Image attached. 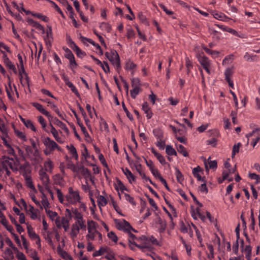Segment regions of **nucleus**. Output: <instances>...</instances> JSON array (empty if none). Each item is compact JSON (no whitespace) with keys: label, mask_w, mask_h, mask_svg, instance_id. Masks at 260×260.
<instances>
[{"label":"nucleus","mask_w":260,"mask_h":260,"mask_svg":"<svg viewBox=\"0 0 260 260\" xmlns=\"http://www.w3.org/2000/svg\"><path fill=\"white\" fill-rule=\"evenodd\" d=\"M69 192L70 195L67 196L66 198L70 203L75 204L77 202H80L81 198L78 191H74L73 188L70 187L69 188Z\"/></svg>","instance_id":"f257e3e1"},{"label":"nucleus","mask_w":260,"mask_h":260,"mask_svg":"<svg viewBox=\"0 0 260 260\" xmlns=\"http://www.w3.org/2000/svg\"><path fill=\"white\" fill-rule=\"evenodd\" d=\"M73 213L75 215V218L77 220L74 224H77L80 227L81 229L85 230L86 228L85 224V220L83 219L82 214L78 211L77 209H75L73 211Z\"/></svg>","instance_id":"f03ea898"},{"label":"nucleus","mask_w":260,"mask_h":260,"mask_svg":"<svg viewBox=\"0 0 260 260\" xmlns=\"http://www.w3.org/2000/svg\"><path fill=\"white\" fill-rule=\"evenodd\" d=\"M39 174L40 176V179L42 181L43 185L46 188L47 187H49L50 183L49 176L43 169L40 170L39 171Z\"/></svg>","instance_id":"7ed1b4c3"},{"label":"nucleus","mask_w":260,"mask_h":260,"mask_svg":"<svg viewBox=\"0 0 260 260\" xmlns=\"http://www.w3.org/2000/svg\"><path fill=\"white\" fill-rule=\"evenodd\" d=\"M42 141L45 147L50 149V150L54 151L56 148L58 147V144L49 137L44 138Z\"/></svg>","instance_id":"20e7f679"},{"label":"nucleus","mask_w":260,"mask_h":260,"mask_svg":"<svg viewBox=\"0 0 260 260\" xmlns=\"http://www.w3.org/2000/svg\"><path fill=\"white\" fill-rule=\"evenodd\" d=\"M3 54V60L5 64L8 68L9 69L12 70L14 74H17V71L15 68V66L13 64L11 61L9 59L5 52L2 51Z\"/></svg>","instance_id":"39448f33"},{"label":"nucleus","mask_w":260,"mask_h":260,"mask_svg":"<svg viewBox=\"0 0 260 260\" xmlns=\"http://www.w3.org/2000/svg\"><path fill=\"white\" fill-rule=\"evenodd\" d=\"M32 105L42 114L47 116L49 120L53 119V117L51 116V114L43 107L42 105L38 103H32Z\"/></svg>","instance_id":"423d86ee"},{"label":"nucleus","mask_w":260,"mask_h":260,"mask_svg":"<svg viewBox=\"0 0 260 260\" xmlns=\"http://www.w3.org/2000/svg\"><path fill=\"white\" fill-rule=\"evenodd\" d=\"M28 23L39 30H41L42 34L45 33L44 27L38 22L35 21L32 19L28 18L27 19Z\"/></svg>","instance_id":"0eeeda50"},{"label":"nucleus","mask_w":260,"mask_h":260,"mask_svg":"<svg viewBox=\"0 0 260 260\" xmlns=\"http://www.w3.org/2000/svg\"><path fill=\"white\" fill-rule=\"evenodd\" d=\"M50 121H53L55 124L58 125L59 127H60L62 129H63L66 133L69 134V130L67 127V125L63 123L62 121H60L57 118L54 117L52 120H50Z\"/></svg>","instance_id":"6e6552de"},{"label":"nucleus","mask_w":260,"mask_h":260,"mask_svg":"<svg viewBox=\"0 0 260 260\" xmlns=\"http://www.w3.org/2000/svg\"><path fill=\"white\" fill-rule=\"evenodd\" d=\"M142 109L146 114V117L148 119H150L152 117L153 113L151 108L149 107L147 102H144L142 106Z\"/></svg>","instance_id":"1a4fd4ad"},{"label":"nucleus","mask_w":260,"mask_h":260,"mask_svg":"<svg viewBox=\"0 0 260 260\" xmlns=\"http://www.w3.org/2000/svg\"><path fill=\"white\" fill-rule=\"evenodd\" d=\"M198 59L203 68L210 67L211 65L210 60L206 56H200L198 57Z\"/></svg>","instance_id":"9d476101"},{"label":"nucleus","mask_w":260,"mask_h":260,"mask_svg":"<svg viewBox=\"0 0 260 260\" xmlns=\"http://www.w3.org/2000/svg\"><path fill=\"white\" fill-rule=\"evenodd\" d=\"M202 171L200 166H198L194 168H193L192 170V174L193 176L196 177L198 181H203L204 182H206L205 177H202L201 176L199 173L200 172Z\"/></svg>","instance_id":"9b49d317"},{"label":"nucleus","mask_w":260,"mask_h":260,"mask_svg":"<svg viewBox=\"0 0 260 260\" xmlns=\"http://www.w3.org/2000/svg\"><path fill=\"white\" fill-rule=\"evenodd\" d=\"M151 151L162 165H165L167 164V162L166 161V159L161 154L158 153L153 147L151 148Z\"/></svg>","instance_id":"f8f14e48"},{"label":"nucleus","mask_w":260,"mask_h":260,"mask_svg":"<svg viewBox=\"0 0 260 260\" xmlns=\"http://www.w3.org/2000/svg\"><path fill=\"white\" fill-rule=\"evenodd\" d=\"M22 176L25 178L27 187L33 190L35 192H36L37 191L33 184L31 177L28 176L27 174H26V173H22Z\"/></svg>","instance_id":"ddd939ff"},{"label":"nucleus","mask_w":260,"mask_h":260,"mask_svg":"<svg viewBox=\"0 0 260 260\" xmlns=\"http://www.w3.org/2000/svg\"><path fill=\"white\" fill-rule=\"evenodd\" d=\"M122 170L124 175L126 176L129 183H132L133 181L136 180L135 176L132 173L128 168H122Z\"/></svg>","instance_id":"4468645a"},{"label":"nucleus","mask_w":260,"mask_h":260,"mask_svg":"<svg viewBox=\"0 0 260 260\" xmlns=\"http://www.w3.org/2000/svg\"><path fill=\"white\" fill-rule=\"evenodd\" d=\"M78 172L80 171L85 179H87L91 177V173L89 170L85 168L83 166L78 167Z\"/></svg>","instance_id":"2eb2a0df"},{"label":"nucleus","mask_w":260,"mask_h":260,"mask_svg":"<svg viewBox=\"0 0 260 260\" xmlns=\"http://www.w3.org/2000/svg\"><path fill=\"white\" fill-rule=\"evenodd\" d=\"M157 223L159 225L158 232L160 233H164L166 229L167 223L165 221H164L159 216L157 218Z\"/></svg>","instance_id":"dca6fc26"},{"label":"nucleus","mask_w":260,"mask_h":260,"mask_svg":"<svg viewBox=\"0 0 260 260\" xmlns=\"http://www.w3.org/2000/svg\"><path fill=\"white\" fill-rule=\"evenodd\" d=\"M80 229H81L80 227L78 226L77 224H73L72 226L71 232L70 235L72 238H76L79 232Z\"/></svg>","instance_id":"f3484780"},{"label":"nucleus","mask_w":260,"mask_h":260,"mask_svg":"<svg viewBox=\"0 0 260 260\" xmlns=\"http://www.w3.org/2000/svg\"><path fill=\"white\" fill-rule=\"evenodd\" d=\"M212 15L216 19L221 21H225L226 20V19H229V18L226 17L224 14L222 13H218L216 11L213 12Z\"/></svg>","instance_id":"a211bd4d"},{"label":"nucleus","mask_w":260,"mask_h":260,"mask_svg":"<svg viewBox=\"0 0 260 260\" xmlns=\"http://www.w3.org/2000/svg\"><path fill=\"white\" fill-rule=\"evenodd\" d=\"M175 169V176L176 177L177 181L178 183L182 184V182L184 181V176L181 172V171L178 169V168L176 167Z\"/></svg>","instance_id":"6ab92c4d"},{"label":"nucleus","mask_w":260,"mask_h":260,"mask_svg":"<svg viewBox=\"0 0 260 260\" xmlns=\"http://www.w3.org/2000/svg\"><path fill=\"white\" fill-rule=\"evenodd\" d=\"M153 134L157 140H162L164 138V133L159 128H154L153 130Z\"/></svg>","instance_id":"aec40b11"},{"label":"nucleus","mask_w":260,"mask_h":260,"mask_svg":"<svg viewBox=\"0 0 260 260\" xmlns=\"http://www.w3.org/2000/svg\"><path fill=\"white\" fill-rule=\"evenodd\" d=\"M98 226V223L93 220H87V229L88 233H91V231L96 229Z\"/></svg>","instance_id":"412c9836"},{"label":"nucleus","mask_w":260,"mask_h":260,"mask_svg":"<svg viewBox=\"0 0 260 260\" xmlns=\"http://www.w3.org/2000/svg\"><path fill=\"white\" fill-rule=\"evenodd\" d=\"M80 39L82 43L84 44H85V42L86 41L92 44L94 47H95L96 49H100V46L99 45V44L95 43L92 40L90 39L81 36L80 37Z\"/></svg>","instance_id":"4be33fe9"},{"label":"nucleus","mask_w":260,"mask_h":260,"mask_svg":"<svg viewBox=\"0 0 260 260\" xmlns=\"http://www.w3.org/2000/svg\"><path fill=\"white\" fill-rule=\"evenodd\" d=\"M129 246L131 250H134L135 249L131 245H134L136 247L139 248L141 249L143 251H144V249L146 248H149V247L147 246H142L141 245L137 244L135 242H132L131 239H128Z\"/></svg>","instance_id":"5701e85b"},{"label":"nucleus","mask_w":260,"mask_h":260,"mask_svg":"<svg viewBox=\"0 0 260 260\" xmlns=\"http://www.w3.org/2000/svg\"><path fill=\"white\" fill-rule=\"evenodd\" d=\"M44 40L47 47H51L52 43L53 41V34L50 35L46 34V36L44 37Z\"/></svg>","instance_id":"b1692460"},{"label":"nucleus","mask_w":260,"mask_h":260,"mask_svg":"<svg viewBox=\"0 0 260 260\" xmlns=\"http://www.w3.org/2000/svg\"><path fill=\"white\" fill-rule=\"evenodd\" d=\"M75 51L78 57L83 58L86 54L84 51H83L77 45L72 49Z\"/></svg>","instance_id":"393cba45"},{"label":"nucleus","mask_w":260,"mask_h":260,"mask_svg":"<svg viewBox=\"0 0 260 260\" xmlns=\"http://www.w3.org/2000/svg\"><path fill=\"white\" fill-rule=\"evenodd\" d=\"M166 152L168 155H177V152L171 145H167L166 147Z\"/></svg>","instance_id":"a878e982"},{"label":"nucleus","mask_w":260,"mask_h":260,"mask_svg":"<svg viewBox=\"0 0 260 260\" xmlns=\"http://www.w3.org/2000/svg\"><path fill=\"white\" fill-rule=\"evenodd\" d=\"M232 74L233 72L232 69L228 68L225 70L224 72L225 80L228 83H230L232 81L230 78V77Z\"/></svg>","instance_id":"bb28decb"},{"label":"nucleus","mask_w":260,"mask_h":260,"mask_svg":"<svg viewBox=\"0 0 260 260\" xmlns=\"http://www.w3.org/2000/svg\"><path fill=\"white\" fill-rule=\"evenodd\" d=\"M210 34L212 35V38L217 41H219L220 39V33L213 29L211 28H209Z\"/></svg>","instance_id":"cd10ccee"},{"label":"nucleus","mask_w":260,"mask_h":260,"mask_svg":"<svg viewBox=\"0 0 260 260\" xmlns=\"http://www.w3.org/2000/svg\"><path fill=\"white\" fill-rule=\"evenodd\" d=\"M177 151L184 157L188 156V153L187 152L186 148L182 145H179L178 146Z\"/></svg>","instance_id":"c85d7f7f"},{"label":"nucleus","mask_w":260,"mask_h":260,"mask_svg":"<svg viewBox=\"0 0 260 260\" xmlns=\"http://www.w3.org/2000/svg\"><path fill=\"white\" fill-rule=\"evenodd\" d=\"M98 205L99 207L101 206H105L107 204V200L103 196H100L98 200Z\"/></svg>","instance_id":"c756f323"},{"label":"nucleus","mask_w":260,"mask_h":260,"mask_svg":"<svg viewBox=\"0 0 260 260\" xmlns=\"http://www.w3.org/2000/svg\"><path fill=\"white\" fill-rule=\"evenodd\" d=\"M77 123L79 126L80 127L81 131L84 134V136L86 138H89L91 140V137H90L88 132L87 131L86 127L83 125L82 123L80 122V121H77Z\"/></svg>","instance_id":"7c9ffc66"},{"label":"nucleus","mask_w":260,"mask_h":260,"mask_svg":"<svg viewBox=\"0 0 260 260\" xmlns=\"http://www.w3.org/2000/svg\"><path fill=\"white\" fill-rule=\"evenodd\" d=\"M136 67L137 65L135 63L129 60L125 63L124 68L126 70H132L136 68Z\"/></svg>","instance_id":"2f4dec72"},{"label":"nucleus","mask_w":260,"mask_h":260,"mask_svg":"<svg viewBox=\"0 0 260 260\" xmlns=\"http://www.w3.org/2000/svg\"><path fill=\"white\" fill-rule=\"evenodd\" d=\"M138 17L143 23L145 24L146 25H149V23L147 20L146 17L143 14L142 12H140L138 13Z\"/></svg>","instance_id":"473e14b6"},{"label":"nucleus","mask_w":260,"mask_h":260,"mask_svg":"<svg viewBox=\"0 0 260 260\" xmlns=\"http://www.w3.org/2000/svg\"><path fill=\"white\" fill-rule=\"evenodd\" d=\"M203 49L207 54L213 56H218L219 54V52L218 51L211 50L206 47H203Z\"/></svg>","instance_id":"72a5a7b5"},{"label":"nucleus","mask_w":260,"mask_h":260,"mask_svg":"<svg viewBox=\"0 0 260 260\" xmlns=\"http://www.w3.org/2000/svg\"><path fill=\"white\" fill-rule=\"evenodd\" d=\"M44 167L46 171L51 172L53 168V162L50 159H49L47 161L44 162Z\"/></svg>","instance_id":"f704fd0d"},{"label":"nucleus","mask_w":260,"mask_h":260,"mask_svg":"<svg viewBox=\"0 0 260 260\" xmlns=\"http://www.w3.org/2000/svg\"><path fill=\"white\" fill-rule=\"evenodd\" d=\"M48 2L53 5L56 11L61 15L62 18H65V16L61 10L54 2L51 0H48Z\"/></svg>","instance_id":"c9c22d12"},{"label":"nucleus","mask_w":260,"mask_h":260,"mask_svg":"<svg viewBox=\"0 0 260 260\" xmlns=\"http://www.w3.org/2000/svg\"><path fill=\"white\" fill-rule=\"evenodd\" d=\"M29 167V163L28 161H25L24 164L21 165L19 167V169L20 171L23 172V173H26L27 174L28 171V168Z\"/></svg>","instance_id":"e433bc0d"},{"label":"nucleus","mask_w":260,"mask_h":260,"mask_svg":"<svg viewBox=\"0 0 260 260\" xmlns=\"http://www.w3.org/2000/svg\"><path fill=\"white\" fill-rule=\"evenodd\" d=\"M122 107L123 110L126 113V116L129 118V119L131 121H133L134 120L133 115L132 114H131V113L127 110V108L126 107V106L125 105L124 102H122Z\"/></svg>","instance_id":"4c0bfd02"},{"label":"nucleus","mask_w":260,"mask_h":260,"mask_svg":"<svg viewBox=\"0 0 260 260\" xmlns=\"http://www.w3.org/2000/svg\"><path fill=\"white\" fill-rule=\"evenodd\" d=\"M111 62L113 66H114L116 67L117 71L119 72V70L121 69L120 57H119L118 62L117 60V57H115L114 58L113 61Z\"/></svg>","instance_id":"58836bf2"},{"label":"nucleus","mask_w":260,"mask_h":260,"mask_svg":"<svg viewBox=\"0 0 260 260\" xmlns=\"http://www.w3.org/2000/svg\"><path fill=\"white\" fill-rule=\"evenodd\" d=\"M132 86L133 87L140 88V80L138 78H134L131 80Z\"/></svg>","instance_id":"ea45409f"},{"label":"nucleus","mask_w":260,"mask_h":260,"mask_svg":"<svg viewBox=\"0 0 260 260\" xmlns=\"http://www.w3.org/2000/svg\"><path fill=\"white\" fill-rule=\"evenodd\" d=\"M107 251V248L105 247H101L99 250L96 251L93 253V256L96 257L103 255Z\"/></svg>","instance_id":"a19ab883"},{"label":"nucleus","mask_w":260,"mask_h":260,"mask_svg":"<svg viewBox=\"0 0 260 260\" xmlns=\"http://www.w3.org/2000/svg\"><path fill=\"white\" fill-rule=\"evenodd\" d=\"M99 159L100 160L102 164L103 165V166L106 168L108 172L110 173L111 171L108 167V165L104 158V155L102 154H100V155H99Z\"/></svg>","instance_id":"79ce46f5"},{"label":"nucleus","mask_w":260,"mask_h":260,"mask_svg":"<svg viewBox=\"0 0 260 260\" xmlns=\"http://www.w3.org/2000/svg\"><path fill=\"white\" fill-rule=\"evenodd\" d=\"M69 220L66 219L64 217H63L61 219V224L65 231H67L69 228Z\"/></svg>","instance_id":"37998d69"},{"label":"nucleus","mask_w":260,"mask_h":260,"mask_svg":"<svg viewBox=\"0 0 260 260\" xmlns=\"http://www.w3.org/2000/svg\"><path fill=\"white\" fill-rule=\"evenodd\" d=\"M32 16L36 17L45 22H47L49 21L48 18L47 16L43 15L41 13H35V14H32Z\"/></svg>","instance_id":"c03bdc74"},{"label":"nucleus","mask_w":260,"mask_h":260,"mask_svg":"<svg viewBox=\"0 0 260 260\" xmlns=\"http://www.w3.org/2000/svg\"><path fill=\"white\" fill-rule=\"evenodd\" d=\"M140 90V88L133 87V89L130 91L131 97L135 99L136 96L139 93Z\"/></svg>","instance_id":"a18cd8bd"},{"label":"nucleus","mask_w":260,"mask_h":260,"mask_svg":"<svg viewBox=\"0 0 260 260\" xmlns=\"http://www.w3.org/2000/svg\"><path fill=\"white\" fill-rule=\"evenodd\" d=\"M241 144L240 143H237L236 145H234L233 147L232 153V157L233 158L237 153H238L239 151L240 147L241 146Z\"/></svg>","instance_id":"49530a36"},{"label":"nucleus","mask_w":260,"mask_h":260,"mask_svg":"<svg viewBox=\"0 0 260 260\" xmlns=\"http://www.w3.org/2000/svg\"><path fill=\"white\" fill-rule=\"evenodd\" d=\"M185 65L187 68V74L188 75L190 72L191 68L193 67L192 62L189 59L188 57L186 58Z\"/></svg>","instance_id":"de8ad7c7"},{"label":"nucleus","mask_w":260,"mask_h":260,"mask_svg":"<svg viewBox=\"0 0 260 260\" xmlns=\"http://www.w3.org/2000/svg\"><path fill=\"white\" fill-rule=\"evenodd\" d=\"M256 57V55H250L249 53H248V52H246L244 56V58L245 59V60L246 61H253L255 60V58Z\"/></svg>","instance_id":"09e8293b"},{"label":"nucleus","mask_w":260,"mask_h":260,"mask_svg":"<svg viewBox=\"0 0 260 260\" xmlns=\"http://www.w3.org/2000/svg\"><path fill=\"white\" fill-rule=\"evenodd\" d=\"M8 154H10V155H13L14 157H15V159L17 161V162H15V165H17V163H18V164H19V159L16 155V154H15V151H14V149L11 147V146H10V147H8Z\"/></svg>","instance_id":"8fccbe9b"},{"label":"nucleus","mask_w":260,"mask_h":260,"mask_svg":"<svg viewBox=\"0 0 260 260\" xmlns=\"http://www.w3.org/2000/svg\"><path fill=\"white\" fill-rule=\"evenodd\" d=\"M124 196H125V200L127 202H128L129 203H131V204H132L134 206H136V203L134 201V198L133 197H132L129 194L125 193H124Z\"/></svg>","instance_id":"3c124183"},{"label":"nucleus","mask_w":260,"mask_h":260,"mask_svg":"<svg viewBox=\"0 0 260 260\" xmlns=\"http://www.w3.org/2000/svg\"><path fill=\"white\" fill-rule=\"evenodd\" d=\"M25 126L28 128L31 129L34 132H36L37 129L34 126V124L30 120H26V123L25 124Z\"/></svg>","instance_id":"603ef678"},{"label":"nucleus","mask_w":260,"mask_h":260,"mask_svg":"<svg viewBox=\"0 0 260 260\" xmlns=\"http://www.w3.org/2000/svg\"><path fill=\"white\" fill-rule=\"evenodd\" d=\"M108 237L109 239L112 240L114 242H117L118 240V237L115 233L112 231L108 233Z\"/></svg>","instance_id":"864d4df0"},{"label":"nucleus","mask_w":260,"mask_h":260,"mask_svg":"<svg viewBox=\"0 0 260 260\" xmlns=\"http://www.w3.org/2000/svg\"><path fill=\"white\" fill-rule=\"evenodd\" d=\"M5 241H6V243H7V244L8 245H9L10 247H11L14 250V251H18L17 248L14 246L13 242H12V241L11 240V239L9 238H8V237L6 238Z\"/></svg>","instance_id":"5fc2aeb1"},{"label":"nucleus","mask_w":260,"mask_h":260,"mask_svg":"<svg viewBox=\"0 0 260 260\" xmlns=\"http://www.w3.org/2000/svg\"><path fill=\"white\" fill-rule=\"evenodd\" d=\"M46 212L47 214L49 216L51 220H53L54 218L57 216V213L56 212H53L51 210L46 209Z\"/></svg>","instance_id":"6e6d98bb"},{"label":"nucleus","mask_w":260,"mask_h":260,"mask_svg":"<svg viewBox=\"0 0 260 260\" xmlns=\"http://www.w3.org/2000/svg\"><path fill=\"white\" fill-rule=\"evenodd\" d=\"M0 131L6 137H8V130L4 123H2V124H0Z\"/></svg>","instance_id":"4d7b16f0"},{"label":"nucleus","mask_w":260,"mask_h":260,"mask_svg":"<svg viewBox=\"0 0 260 260\" xmlns=\"http://www.w3.org/2000/svg\"><path fill=\"white\" fill-rule=\"evenodd\" d=\"M54 182L56 184H60V181L62 180V177L60 174H56L53 177Z\"/></svg>","instance_id":"13d9d810"},{"label":"nucleus","mask_w":260,"mask_h":260,"mask_svg":"<svg viewBox=\"0 0 260 260\" xmlns=\"http://www.w3.org/2000/svg\"><path fill=\"white\" fill-rule=\"evenodd\" d=\"M15 133L18 138L22 139L24 141H26V136L22 132L18 130H15Z\"/></svg>","instance_id":"bf43d9fd"},{"label":"nucleus","mask_w":260,"mask_h":260,"mask_svg":"<svg viewBox=\"0 0 260 260\" xmlns=\"http://www.w3.org/2000/svg\"><path fill=\"white\" fill-rule=\"evenodd\" d=\"M29 196L31 198L32 201L35 203V204L39 206L41 209H43L42 206L41 205L40 202L36 199L35 194L33 193H29Z\"/></svg>","instance_id":"052dcab7"},{"label":"nucleus","mask_w":260,"mask_h":260,"mask_svg":"<svg viewBox=\"0 0 260 260\" xmlns=\"http://www.w3.org/2000/svg\"><path fill=\"white\" fill-rule=\"evenodd\" d=\"M159 6L160 7V8H161L164 11H165L166 12V13L169 15H172L173 14V12L171 11V10H169L163 4H159Z\"/></svg>","instance_id":"680f3d73"},{"label":"nucleus","mask_w":260,"mask_h":260,"mask_svg":"<svg viewBox=\"0 0 260 260\" xmlns=\"http://www.w3.org/2000/svg\"><path fill=\"white\" fill-rule=\"evenodd\" d=\"M67 39L69 46L72 49L74 48L75 46H77L76 43L72 40V39L69 36H67Z\"/></svg>","instance_id":"e2e57ef3"},{"label":"nucleus","mask_w":260,"mask_h":260,"mask_svg":"<svg viewBox=\"0 0 260 260\" xmlns=\"http://www.w3.org/2000/svg\"><path fill=\"white\" fill-rule=\"evenodd\" d=\"M117 182L121 191L123 192L124 190H128L127 188L124 185L123 183L118 178H117Z\"/></svg>","instance_id":"0e129e2a"},{"label":"nucleus","mask_w":260,"mask_h":260,"mask_svg":"<svg viewBox=\"0 0 260 260\" xmlns=\"http://www.w3.org/2000/svg\"><path fill=\"white\" fill-rule=\"evenodd\" d=\"M146 196L151 206H152L156 210H158V207L154 201L152 199L150 198L149 196L146 194Z\"/></svg>","instance_id":"69168bd1"},{"label":"nucleus","mask_w":260,"mask_h":260,"mask_svg":"<svg viewBox=\"0 0 260 260\" xmlns=\"http://www.w3.org/2000/svg\"><path fill=\"white\" fill-rule=\"evenodd\" d=\"M209 168L211 169H216L217 168V162L216 160H211L208 162Z\"/></svg>","instance_id":"338daca9"},{"label":"nucleus","mask_w":260,"mask_h":260,"mask_svg":"<svg viewBox=\"0 0 260 260\" xmlns=\"http://www.w3.org/2000/svg\"><path fill=\"white\" fill-rule=\"evenodd\" d=\"M200 190L202 192H204L205 193H207L208 192V189L207 187L206 184L205 182L204 183L202 184L200 186Z\"/></svg>","instance_id":"774afa93"}]
</instances>
